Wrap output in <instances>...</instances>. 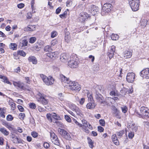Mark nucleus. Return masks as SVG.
I'll return each instance as SVG.
<instances>
[{
	"instance_id": "obj_1",
	"label": "nucleus",
	"mask_w": 149,
	"mask_h": 149,
	"mask_svg": "<svg viewBox=\"0 0 149 149\" xmlns=\"http://www.w3.org/2000/svg\"><path fill=\"white\" fill-rule=\"evenodd\" d=\"M79 61L76 57H70V60L68 61V65L71 68H76L78 67Z\"/></svg>"
},
{
	"instance_id": "obj_2",
	"label": "nucleus",
	"mask_w": 149,
	"mask_h": 149,
	"mask_svg": "<svg viewBox=\"0 0 149 149\" xmlns=\"http://www.w3.org/2000/svg\"><path fill=\"white\" fill-rule=\"evenodd\" d=\"M40 76L44 82L47 85H52L54 82V79L51 76L47 77L45 75L43 74H40Z\"/></svg>"
},
{
	"instance_id": "obj_3",
	"label": "nucleus",
	"mask_w": 149,
	"mask_h": 149,
	"mask_svg": "<svg viewBox=\"0 0 149 149\" xmlns=\"http://www.w3.org/2000/svg\"><path fill=\"white\" fill-rule=\"evenodd\" d=\"M140 1L139 0H130L129 4L133 11H136L139 9Z\"/></svg>"
},
{
	"instance_id": "obj_4",
	"label": "nucleus",
	"mask_w": 149,
	"mask_h": 149,
	"mask_svg": "<svg viewBox=\"0 0 149 149\" xmlns=\"http://www.w3.org/2000/svg\"><path fill=\"white\" fill-rule=\"evenodd\" d=\"M69 88L72 91H79L81 88L80 85L77 82L70 81L69 84Z\"/></svg>"
},
{
	"instance_id": "obj_5",
	"label": "nucleus",
	"mask_w": 149,
	"mask_h": 149,
	"mask_svg": "<svg viewBox=\"0 0 149 149\" xmlns=\"http://www.w3.org/2000/svg\"><path fill=\"white\" fill-rule=\"evenodd\" d=\"M68 106L71 109L74 111L78 115L80 116L83 115L81 110L75 104L72 103L69 104Z\"/></svg>"
},
{
	"instance_id": "obj_6",
	"label": "nucleus",
	"mask_w": 149,
	"mask_h": 149,
	"mask_svg": "<svg viewBox=\"0 0 149 149\" xmlns=\"http://www.w3.org/2000/svg\"><path fill=\"white\" fill-rule=\"evenodd\" d=\"M38 95L39 96V97H37L38 102L43 105H46L47 104L48 100L47 99H45L44 96L43 95L39 93H38Z\"/></svg>"
},
{
	"instance_id": "obj_7",
	"label": "nucleus",
	"mask_w": 149,
	"mask_h": 149,
	"mask_svg": "<svg viewBox=\"0 0 149 149\" xmlns=\"http://www.w3.org/2000/svg\"><path fill=\"white\" fill-rule=\"evenodd\" d=\"M95 97L97 102L100 103L101 104H103L104 105H107V102L103 100V97L100 93H96Z\"/></svg>"
},
{
	"instance_id": "obj_8",
	"label": "nucleus",
	"mask_w": 149,
	"mask_h": 149,
	"mask_svg": "<svg viewBox=\"0 0 149 149\" xmlns=\"http://www.w3.org/2000/svg\"><path fill=\"white\" fill-rule=\"evenodd\" d=\"M135 74L132 72L128 73L126 77L127 81L129 82L132 83L135 79Z\"/></svg>"
},
{
	"instance_id": "obj_9",
	"label": "nucleus",
	"mask_w": 149,
	"mask_h": 149,
	"mask_svg": "<svg viewBox=\"0 0 149 149\" xmlns=\"http://www.w3.org/2000/svg\"><path fill=\"white\" fill-rule=\"evenodd\" d=\"M111 4L110 3H106L104 4L102 10L105 13H108L111 11Z\"/></svg>"
},
{
	"instance_id": "obj_10",
	"label": "nucleus",
	"mask_w": 149,
	"mask_h": 149,
	"mask_svg": "<svg viewBox=\"0 0 149 149\" xmlns=\"http://www.w3.org/2000/svg\"><path fill=\"white\" fill-rule=\"evenodd\" d=\"M140 76L143 78H149V69L146 68L140 72Z\"/></svg>"
},
{
	"instance_id": "obj_11",
	"label": "nucleus",
	"mask_w": 149,
	"mask_h": 149,
	"mask_svg": "<svg viewBox=\"0 0 149 149\" xmlns=\"http://www.w3.org/2000/svg\"><path fill=\"white\" fill-rule=\"evenodd\" d=\"M70 57L68 54L63 53L61 55L60 58L62 62L65 63L70 58Z\"/></svg>"
},
{
	"instance_id": "obj_12",
	"label": "nucleus",
	"mask_w": 149,
	"mask_h": 149,
	"mask_svg": "<svg viewBox=\"0 0 149 149\" xmlns=\"http://www.w3.org/2000/svg\"><path fill=\"white\" fill-rule=\"evenodd\" d=\"M89 17L88 14L86 13H81L79 17V20L82 22H84Z\"/></svg>"
},
{
	"instance_id": "obj_13",
	"label": "nucleus",
	"mask_w": 149,
	"mask_h": 149,
	"mask_svg": "<svg viewBox=\"0 0 149 149\" xmlns=\"http://www.w3.org/2000/svg\"><path fill=\"white\" fill-rule=\"evenodd\" d=\"M128 127L129 128H131L133 131L135 132L137 131L138 129V127L135 125L133 122L129 123Z\"/></svg>"
},
{
	"instance_id": "obj_14",
	"label": "nucleus",
	"mask_w": 149,
	"mask_h": 149,
	"mask_svg": "<svg viewBox=\"0 0 149 149\" xmlns=\"http://www.w3.org/2000/svg\"><path fill=\"white\" fill-rule=\"evenodd\" d=\"M112 109L113 111V113L115 115V116L117 118H120L119 111L114 106L112 107Z\"/></svg>"
},
{
	"instance_id": "obj_15",
	"label": "nucleus",
	"mask_w": 149,
	"mask_h": 149,
	"mask_svg": "<svg viewBox=\"0 0 149 149\" xmlns=\"http://www.w3.org/2000/svg\"><path fill=\"white\" fill-rule=\"evenodd\" d=\"M140 111L141 113L145 116L149 111V109L147 107L143 106L140 108Z\"/></svg>"
},
{
	"instance_id": "obj_16",
	"label": "nucleus",
	"mask_w": 149,
	"mask_h": 149,
	"mask_svg": "<svg viewBox=\"0 0 149 149\" xmlns=\"http://www.w3.org/2000/svg\"><path fill=\"white\" fill-rule=\"evenodd\" d=\"M91 11L93 14H95V13L99 11L98 8L94 5H92L91 6Z\"/></svg>"
},
{
	"instance_id": "obj_17",
	"label": "nucleus",
	"mask_w": 149,
	"mask_h": 149,
	"mask_svg": "<svg viewBox=\"0 0 149 149\" xmlns=\"http://www.w3.org/2000/svg\"><path fill=\"white\" fill-rule=\"evenodd\" d=\"M111 139L112 141L115 145L116 146L119 145V142L118 140V138L116 134H113L112 135Z\"/></svg>"
},
{
	"instance_id": "obj_18",
	"label": "nucleus",
	"mask_w": 149,
	"mask_h": 149,
	"mask_svg": "<svg viewBox=\"0 0 149 149\" xmlns=\"http://www.w3.org/2000/svg\"><path fill=\"white\" fill-rule=\"evenodd\" d=\"M36 26L35 25H29L28 26L24 28V30L26 31H32L35 30Z\"/></svg>"
},
{
	"instance_id": "obj_19",
	"label": "nucleus",
	"mask_w": 149,
	"mask_h": 149,
	"mask_svg": "<svg viewBox=\"0 0 149 149\" xmlns=\"http://www.w3.org/2000/svg\"><path fill=\"white\" fill-rule=\"evenodd\" d=\"M28 41L26 40H23L19 43L18 46L19 47L23 48L24 47L27 45Z\"/></svg>"
},
{
	"instance_id": "obj_20",
	"label": "nucleus",
	"mask_w": 149,
	"mask_h": 149,
	"mask_svg": "<svg viewBox=\"0 0 149 149\" xmlns=\"http://www.w3.org/2000/svg\"><path fill=\"white\" fill-rule=\"evenodd\" d=\"M28 60L29 62H31L34 64H36L37 63V59L34 56L29 57L28 58Z\"/></svg>"
},
{
	"instance_id": "obj_21",
	"label": "nucleus",
	"mask_w": 149,
	"mask_h": 149,
	"mask_svg": "<svg viewBox=\"0 0 149 149\" xmlns=\"http://www.w3.org/2000/svg\"><path fill=\"white\" fill-rule=\"evenodd\" d=\"M124 57L126 58H130L132 55V52L128 50H126L124 52Z\"/></svg>"
},
{
	"instance_id": "obj_22",
	"label": "nucleus",
	"mask_w": 149,
	"mask_h": 149,
	"mask_svg": "<svg viewBox=\"0 0 149 149\" xmlns=\"http://www.w3.org/2000/svg\"><path fill=\"white\" fill-rule=\"evenodd\" d=\"M95 103L93 102H92L88 103L86 106L88 109H93L95 108Z\"/></svg>"
},
{
	"instance_id": "obj_23",
	"label": "nucleus",
	"mask_w": 149,
	"mask_h": 149,
	"mask_svg": "<svg viewBox=\"0 0 149 149\" xmlns=\"http://www.w3.org/2000/svg\"><path fill=\"white\" fill-rule=\"evenodd\" d=\"M12 141L13 143H22L21 140L17 137L14 136L12 137Z\"/></svg>"
},
{
	"instance_id": "obj_24",
	"label": "nucleus",
	"mask_w": 149,
	"mask_h": 149,
	"mask_svg": "<svg viewBox=\"0 0 149 149\" xmlns=\"http://www.w3.org/2000/svg\"><path fill=\"white\" fill-rule=\"evenodd\" d=\"M61 79L62 82L65 83L69 84L70 82L69 78L65 77L64 76L62 75L61 77Z\"/></svg>"
},
{
	"instance_id": "obj_25",
	"label": "nucleus",
	"mask_w": 149,
	"mask_h": 149,
	"mask_svg": "<svg viewBox=\"0 0 149 149\" xmlns=\"http://www.w3.org/2000/svg\"><path fill=\"white\" fill-rule=\"evenodd\" d=\"M0 131L5 136L8 135L9 134V132L3 127L0 128Z\"/></svg>"
},
{
	"instance_id": "obj_26",
	"label": "nucleus",
	"mask_w": 149,
	"mask_h": 149,
	"mask_svg": "<svg viewBox=\"0 0 149 149\" xmlns=\"http://www.w3.org/2000/svg\"><path fill=\"white\" fill-rule=\"evenodd\" d=\"M57 54H56V52H52L51 53H47L46 54V56L47 57L50 58H52L56 56Z\"/></svg>"
},
{
	"instance_id": "obj_27",
	"label": "nucleus",
	"mask_w": 149,
	"mask_h": 149,
	"mask_svg": "<svg viewBox=\"0 0 149 149\" xmlns=\"http://www.w3.org/2000/svg\"><path fill=\"white\" fill-rule=\"evenodd\" d=\"M148 22V21L146 19H141L140 21V23L141 26H142L143 27H145L147 24Z\"/></svg>"
},
{
	"instance_id": "obj_28",
	"label": "nucleus",
	"mask_w": 149,
	"mask_h": 149,
	"mask_svg": "<svg viewBox=\"0 0 149 149\" xmlns=\"http://www.w3.org/2000/svg\"><path fill=\"white\" fill-rule=\"evenodd\" d=\"M88 142L89 147L91 148H93L94 147V142L89 137L87 138Z\"/></svg>"
},
{
	"instance_id": "obj_29",
	"label": "nucleus",
	"mask_w": 149,
	"mask_h": 149,
	"mask_svg": "<svg viewBox=\"0 0 149 149\" xmlns=\"http://www.w3.org/2000/svg\"><path fill=\"white\" fill-rule=\"evenodd\" d=\"M6 108L5 107L0 108V116L3 118L5 117L4 111L5 110Z\"/></svg>"
},
{
	"instance_id": "obj_30",
	"label": "nucleus",
	"mask_w": 149,
	"mask_h": 149,
	"mask_svg": "<svg viewBox=\"0 0 149 149\" xmlns=\"http://www.w3.org/2000/svg\"><path fill=\"white\" fill-rule=\"evenodd\" d=\"M52 117L54 119L58 120H61V117L58 114H56L55 113H52Z\"/></svg>"
},
{
	"instance_id": "obj_31",
	"label": "nucleus",
	"mask_w": 149,
	"mask_h": 149,
	"mask_svg": "<svg viewBox=\"0 0 149 149\" xmlns=\"http://www.w3.org/2000/svg\"><path fill=\"white\" fill-rule=\"evenodd\" d=\"M128 89L125 88H123L120 90V93L121 95H124L127 93Z\"/></svg>"
},
{
	"instance_id": "obj_32",
	"label": "nucleus",
	"mask_w": 149,
	"mask_h": 149,
	"mask_svg": "<svg viewBox=\"0 0 149 149\" xmlns=\"http://www.w3.org/2000/svg\"><path fill=\"white\" fill-rule=\"evenodd\" d=\"M3 125L10 130H12L13 129V128L12 127L11 124L8 122H5L3 123Z\"/></svg>"
},
{
	"instance_id": "obj_33",
	"label": "nucleus",
	"mask_w": 149,
	"mask_h": 149,
	"mask_svg": "<svg viewBox=\"0 0 149 149\" xmlns=\"http://www.w3.org/2000/svg\"><path fill=\"white\" fill-rule=\"evenodd\" d=\"M52 142L54 144L57 145L59 146L60 145L59 141L58 140L57 137L56 139H52Z\"/></svg>"
},
{
	"instance_id": "obj_34",
	"label": "nucleus",
	"mask_w": 149,
	"mask_h": 149,
	"mask_svg": "<svg viewBox=\"0 0 149 149\" xmlns=\"http://www.w3.org/2000/svg\"><path fill=\"white\" fill-rule=\"evenodd\" d=\"M17 45L15 43H11L10 45V48L13 50H16L17 49Z\"/></svg>"
},
{
	"instance_id": "obj_35",
	"label": "nucleus",
	"mask_w": 149,
	"mask_h": 149,
	"mask_svg": "<svg viewBox=\"0 0 149 149\" xmlns=\"http://www.w3.org/2000/svg\"><path fill=\"white\" fill-rule=\"evenodd\" d=\"M44 50L45 52H51L52 49L51 47L49 45L46 46L44 48Z\"/></svg>"
},
{
	"instance_id": "obj_36",
	"label": "nucleus",
	"mask_w": 149,
	"mask_h": 149,
	"mask_svg": "<svg viewBox=\"0 0 149 149\" xmlns=\"http://www.w3.org/2000/svg\"><path fill=\"white\" fill-rule=\"evenodd\" d=\"M17 86L22 89H24L25 88L24 86V84L23 83L21 82H18L17 83Z\"/></svg>"
},
{
	"instance_id": "obj_37",
	"label": "nucleus",
	"mask_w": 149,
	"mask_h": 149,
	"mask_svg": "<svg viewBox=\"0 0 149 149\" xmlns=\"http://www.w3.org/2000/svg\"><path fill=\"white\" fill-rule=\"evenodd\" d=\"M17 54L18 55L24 57L25 56L26 54V53L24 51L22 50H19L18 51Z\"/></svg>"
},
{
	"instance_id": "obj_38",
	"label": "nucleus",
	"mask_w": 149,
	"mask_h": 149,
	"mask_svg": "<svg viewBox=\"0 0 149 149\" xmlns=\"http://www.w3.org/2000/svg\"><path fill=\"white\" fill-rule=\"evenodd\" d=\"M52 113H49L47 114V119L48 120H49L51 122L52 121Z\"/></svg>"
},
{
	"instance_id": "obj_39",
	"label": "nucleus",
	"mask_w": 149,
	"mask_h": 149,
	"mask_svg": "<svg viewBox=\"0 0 149 149\" xmlns=\"http://www.w3.org/2000/svg\"><path fill=\"white\" fill-rule=\"evenodd\" d=\"M124 133L125 132L124 131L121 130L118 132H116V134L118 136H119L120 137H121Z\"/></svg>"
},
{
	"instance_id": "obj_40",
	"label": "nucleus",
	"mask_w": 149,
	"mask_h": 149,
	"mask_svg": "<svg viewBox=\"0 0 149 149\" xmlns=\"http://www.w3.org/2000/svg\"><path fill=\"white\" fill-rule=\"evenodd\" d=\"M50 136L51 140L54 139H56L57 136L53 132H50Z\"/></svg>"
},
{
	"instance_id": "obj_41",
	"label": "nucleus",
	"mask_w": 149,
	"mask_h": 149,
	"mask_svg": "<svg viewBox=\"0 0 149 149\" xmlns=\"http://www.w3.org/2000/svg\"><path fill=\"white\" fill-rule=\"evenodd\" d=\"M11 107V109L13 110H14L15 108V104L13 102L9 103Z\"/></svg>"
},
{
	"instance_id": "obj_42",
	"label": "nucleus",
	"mask_w": 149,
	"mask_h": 149,
	"mask_svg": "<svg viewBox=\"0 0 149 149\" xmlns=\"http://www.w3.org/2000/svg\"><path fill=\"white\" fill-rule=\"evenodd\" d=\"M13 119V117L11 115H8L6 117V120L8 121H11Z\"/></svg>"
},
{
	"instance_id": "obj_43",
	"label": "nucleus",
	"mask_w": 149,
	"mask_h": 149,
	"mask_svg": "<svg viewBox=\"0 0 149 149\" xmlns=\"http://www.w3.org/2000/svg\"><path fill=\"white\" fill-rule=\"evenodd\" d=\"M29 107L32 109H35L36 107V104L33 103H31L29 104Z\"/></svg>"
},
{
	"instance_id": "obj_44",
	"label": "nucleus",
	"mask_w": 149,
	"mask_h": 149,
	"mask_svg": "<svg viewBox=\"0 0 149 149\" xmlns=\"http://www.w3.org/2000/svg\"><path fill=\"white\" fill-rule=\"evenodd\" d=\"M64 137L66 139L68 140H70L71 139V138L70 134L68 133H67Z\"/></svg>"
},
{
	"instance_id": "obj_45",
	"label": "nucleus",
	"mask_w": 149,
	"mask_h": 149,
	"mask_svg": "<svg viewBox=\"0 0 149 149\" xmlns=\"http://www.w3.org/2000/svg\"><path fill=\"white\" fill-rule=\"evenodd\" d=\"M32 136L34 138H36L38 135V133L36 132H33L31 133Z\"/></svg>"
},
{
	"instance_id": "obj_46",
	"label": "nucleus",
	"mask_w": 149,
	"mask_h": 149,
	"mask_svg": "<svg viewBox=\"0 0 149 149\" xmlns=\"http://www.w3.org/2000/svg\"><path fill=\"white\" fill-rule=\"evenodd\" d=\"M65 120L68 122L70 123L71 122V119L67 115H65Z\"/></svg>"
},
{
	"instance_id": "obj_47",
	"label": "nucleus",
	"mask_w": 149,
	"mask_h": 149,
	"mask_svg": "<svg viewBox=\"0 0 149 149\" xmlns=\"http://www.w3.org/2000/svg\"><path fill=\"white\" fill-rule=\"evenodd\" d=\"M84 126L85 127H87L90 129H92L93 128L92 126H91L88 122L85 123V124L84 125Z\"/></svg>"
},
{
	"instance_id": "obj_48",
	"label": "nucleus",
	"mask_w": 149,
	"mask_h": 149,
	"mask_svg": "<svg viewBox=\"0 0 149 149\" xmlns=\"http://www.w3.org/2000/svg\"><path fill=\"white\" fill-rule=\"evenodd\" d=\"M58 97L60 99L61 101L63 100V96L62 93H59L58 94Z\"/></svg>"
},
{
	"instance_id": "obj_49",
	"label": "nucleus",
	"mask_w": 149,
	"mask_h": 149,
	"mask_svg": "<svg viewBox=\"0 0 149 149\" xmlns=\"http://www.w3.org/2000/svg\"><path fill=\"white\" fill-rule=\"evenodd\" d=\"M57 35V32L55 31H54L52 32L51 33V37H55Z\"/></svg>"
},
{
	"instance_id": "obj_50",
	"label": "nucleus",
	"mask_w": 149,
	"mask_h": 149,
	"mask_svg": "<svg viewBox=\"0 0 149 149\" xmlns=\"http://www.w3.org/2000/svg\"><path fill=\"white\" fill-rule=\"evenodd\" d=\"M25 116V114L24 113H21L19 115V118L21 120H23Z\"/></svg>"
},
{
	"instance_id": "obj_51",
	"label": "nucleus",
	"mask_w": 149,
	"mask_h": 149,
	"mask_svg": "<svg viewBox=\"0 0 149 149\" xmlns=\"http://www.w3.org/2000/svg\"><path fill=\"white\" fill-rule=\"evenodd\" d=\"M116 47L114 46H112L111 47L109 52L114 53L115 51Z\"/></svg>"
},
{
	"instance_id": "obj_52",
	"label": "nucleus",
	"mask_w": 149,
	"mask_h": 149,
	"mask_svg": "<svg viewBox=\"0 0 149 149\" xmlns=\"http://www.w3.org/2000/svg\"><path fill=\"white\" fill-rule=\"evenodd\" d=\"M87 96L88 98V99L89 100H90L91 102H92L93 100V97L92 95L90 94H88Z\"/></svg>"
},
{
	"instance_id": "obj_53",
	"label": "nucleus",
	"mask_w": 149,
	"mask_h": 149,
	"mask_svg": "<svg viewBox=\"0 0 149 149\" xmlns=\"http://www.w3.org/2000/svg\"><path fill=\"white\" fill-rule=\"evenodd\" d=\"M134 136V134L133 132H130L128 134V137L130 139H132Z\"/></svg>"
},
{
	"instance_id": "obj_54",
	"label": "nucleus",
	"mask_w": 149,
	"mask_h": 149,
	"mask_svg": "<svg viewBox=\"0 0 149 149\" xmlns=\"http://www.w3.org/2000/svg\"><path fill=\"white\" fill-rule=\"evenodd\" d=\"M108 55L109 56V58L110 59L112 57H113V56L114 55V53L111 52H109L108 53Z\"/></svg>"
},
{
	"instance_id": "obj_55",
	"label": "nucleus",
	"mask_w": 149,
	"mask_h": 149,
	"mask_svg": "<svg viewBox=\"0 0 149 149\" xmlns=\"http://www.w3.org/2000/svg\"><path fill=\"white\" fill-rule=\"evenodd\" d=\"M100 124L102 126H104L105 125V121L104 119H100L99 120Z\"/></svg>"
},
{
	"instance_id": "obj_56",
	"label": "nucleus",
	"mask_w": 149,
	"mask_h": 149,
	"mask_svg": "<svg viewBox=\"0 0 149 149\" xmlns=\"http://www.w3.org/2000/svg\"><path fill=\"white\" fill-rule=\"evenodd\" d=\"M121 109L122 112L124 113H126L127 110V107L126 106L122 107Z\"/></svg>"
},
{
	"instance_id": "obj_57",
	"label": "nucleus",
	"mask_w": 149,
	"mask_h": 149,
	"mask_svg": "<svg viewBox=\"0 0 149 149\" xmlns=\"http://www.w3.org/2000/svg\"><path fill=\"white\" fill-rule=\"evenodd\" d=\"M36 38H30L29 42L33 43L36 41Z\"/></svg>"
},
{
	"instance_id": "obj_58",
	"label": "nucleus",
	"mask_w": 149,
	"mask_h": 149,
	"mask_svg": "<svg viewBox=\"0 0 149 149\" xmlns=\"http://www.w3.org/2000/svg\"><path fill=\"white\" fill-rule=\"evenodd\" d=\"M57 42V40L56 39H54L52 40L51 43V45H55L56 44Z\"/></svg>"
},
{
	"instance_id": "obj_59",
	"label": "nucleus",
	"mask_w": 149,
	"mask_h": 149,
	"mask_svg": "<svg viewBox=\"0 0 149 149\" xmlns=\"http://www.w3.org/2000/svg\"><path fill=\"white\" fill-rule=\"evenodd\" d=\"M73 123L76 125L79 126V127H81L82 125L79 123L76 120L74 119L73 120Z\"/></svg>"
},
{
	"instance_id": "obj_60",
	"label": "nucleus",
	"mask_w": 149,
	"mask_h": 149,
	"mask_svg": "<svg viewBox=\"0 0 149 149\" xmlns=\"http://www.w3.org/2000/svg\"><path fill=\"white\" fill-rule=\"evenodd\" d=\"M43 146L44 147L46 148H48L50 146L49 144L47 142L44 143Z\"/></svg>"
},
{
	"instance_id": "obj_61",
	"label": "nucleus",
	"mask_w": 149,
	"mask_h": 149,
	"mask_svg": "<svg viewBox=\"0 0 149 149\" xmlns=\"http://www.w3.org/2000/svg\"><path fill=\"white\" fill-rule=\"evenodd\" d=\"M17 6L18 8H22L24 7V5L23 3H20L18 4Z\"/></svg>"
},
{
	"instance_id": "obj_62",
	"label": "nucleus",
	"mask_w": 149,
	"mask_h": 149,
	"mask_svg": "<svg viewBox=\"0 0 149 149\" xmlns=\"http://www.w3.org/2000/svg\"><path fill=\"white\" fill-rule=\"evenodd\" d=\"M32 16V14L31 12H30L27 13V17L28 19H31Z\"/></svg>"
},
{
	"instance_id": "obj_63",
	"label": "nucleus",
	"mask_w": 149,
	"mask_h": 149,
	"mask_svg": "<svg viewBox=\"0 0 149 149\" xmlns=\"http://www.w3.org/2000/svg\"><path fill=\"white\" fill-rule=\"evenodd\" d=\"M97 128L98 129V131L100 132H103L104 130V128L100 126H98L97 127Z\"/></svg>"
},
{
	"instance_id": "obj_64",
	"label": "nucleus",
	"mask_w": 149,
	"mask_h": 149,
	"mask_svg": "<svg viewBox=\"0 0 149 149\" xmlns=\"http://www.w3.org/2000/svg\"><path fill=\"white\" fill-rule=\"evenodd\" d=\"M85 102V98H82L79 101V103L81 105L83 104Z\"/></svg>"
}]
</instances>
